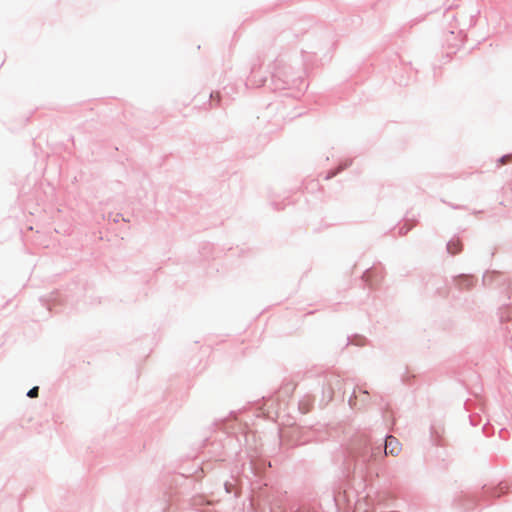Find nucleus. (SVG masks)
I'll return each instance as SVG.
<instances>
[{"label": "nucleus", "mask_w": 512, "mask_h": 512, "mask_svg": "<svg viewBox=\"0 0 512 512\" xmlns=\"http://www.w3.org/2000/svg\"><path fill=\"white\" fill-rule=\"evenodd\" d=\"M401 451V445L397 438L394 436H388L385 441V454L396 456Z\"/></svg>", "instance_id": "nucleus-1"}, {"label": "nucleus", "mask_w": 512, "mask_h": 512, "mask_svg": "<svg viewBox=\"0 0 512 512\" xmlns=\"http://www.w3.org/2000/svg\"><path fill=\"white\" fill-rule=\"evenodd\" d=\"M38 392H39V388L37 386L33 387L32 389L29 390L28 392V397L30 398H35L38 396Z\"/></svg>", "instance_id": "nucleus-2"}]
</instances>
